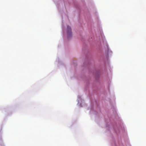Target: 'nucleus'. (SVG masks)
<instances>
[{
  "mask_svg": "<svg viewBox=\"0 0 146 146\" xmlns=\"http://www.w3.org/2000/svg\"><path fill=\"white\" fill-rule=\"evenodd\" d=\"M67 34L68 36L69 37L72 35L71 29L69 26H68L67 28Z\"/></svg>",
  "mask_w": 146,
  "mask_h": 146,
  "instance_id": "nucleus-1",
  "label": "nucleus"
}]
</instances>
